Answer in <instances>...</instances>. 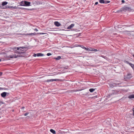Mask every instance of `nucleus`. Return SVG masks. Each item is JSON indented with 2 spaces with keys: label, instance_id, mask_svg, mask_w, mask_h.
Here are the masks:
<instances>
[{
  "label": "nucleus",
  "instance_id": "obj_1",
  "mask_svg": "<svg viewBox=\"0 0 134 134\" xmlns=\"http://www.w3.org/2000/svg\"><path fill=\"white\" fill-rule=\"evenodd\" d=\"M24 48L21 47H17V48L18 51L15 52V54L12 55H9L8 57L11 58H16L18 57H22V55H21V54L24 53L26 51V50H25Z\"/></svg>",
  "mask_w": 134,
  "mask_h": 134
},
{
  "label": "nucleus",
  "instance_id": "obj_2",
  "mask_svg": "<svg viewBox=\"0 0 134 134\" xmlns=\"http://www.w3.org/2000/svg\"><path fill=\"white\" fill-rule=\"evenodd\" d=\"M129 8L127 7H124L122 8L121 9V11H126L128 10Z\"/></svg>",
  "mask_w": 134,
  "mask_h": 134
},
{
  "label": "nucleus",
  "instance_id": "obj_3",
  "mask_svg": "<svg viewBox=\"0 0 134 134\" xmlns=\"http://www.w3.org/2000/svg\"><path fill=\"white\" fill-rule=\"evenodd\" d=\"M60 80L59 79H51L50 80H47V82H53L54 81H59Z\"/></svg>",
  "mask_w": 134,
  "mask_h": 134
},
{
  "label": "nucleus",
  "instance_id": "obj_4",
  "mask_svg": "<svg viewBox=\"0 0 134 134\" xmlns=\"http://www.w3.org/2000/svg\"><path fill=\"white\" fill-rule=\"evenodd\" d=\"M54 25L58 27L60 26L61 24L58 21H55L54 22Z\"/></svg>",
  "mask_w": 134,
  "mask_h": 134
},
{
  "label": "nucleus",
  "instance_id": "obj_5",
  "mask_svg": "<svg viewBox=\"0 0 134 134\" xmlns=\"http://www.w3.org/2000/svg\"><path fill=\"white\" fill-rule=\"evenodd\" d=\"M132 77V75L130 73L126 75V78L128 79H130Z\"/></svg>",
  "mask_w": 134,
  "mask_h": 134
},
{
  "label": "nucleus",
  "instance_id": "obj_6",
  "mask_svg": "<svg viewBox=\"0 0 134 134\" xmlns=\"http://www.w3.org/2000/svg\"><path fill=\"white\" fill-rule=\"evenodd\" d=\"M25 6H29L30 5V2L26 1H25Z\"/></svg>",
  "mask_w": 134,
  "mask_h": 134
},
{
  "label": "nucleus",
  "instance_id": "obj_7",
  "mask_svg": "<svg viewBox=\"0 0 134 134\" xmlns=\"http://www.w3.org/2000/svg\"><path fill=\"white\" fill-rule=\"evenodd\" d=\"M74 24H72L70 26H69L67 28V29H71L74 26Z\"/></svg>",
  "mask_w": 134,
  "mask_h": 134
},
{
  "label": "nucleus",
  "instance_id": "obj_8",
  "mask_svg": "<svg viewBox=\"0 0 134 134\" xmlns=\"http://www.w3.org/2000/svg\"><path fill=\"white\" fill-rule=\"evenodd\" d=\"M7 93L5 92L2 93L1 94V96L2 97H4L6 96Z\"/></svg>",
  "mask_w": 134,
  "mask_h": 134
},
{
  "label": "nucleus",
  "instance_id": "obj_9",
  "mask_svg": "<svg viewBox=\"0 0 134 134\" xmlns=\"http://www.w3.org/2000/svg\"><path fill=\"white\" fill-rule=\"evenodd\" d=\"M25 1H22L20 3V5L21 6H25Z\"/></svg>",
  "mask_w": 134,
  "mask_h": 134
},
{
  "label": "nucleus",
  "instance_id": "obj_10",
  "mask_svg": "<svg viewBox=\"0 0 134 134\" xmlns=\"http://www.w3.org/2000/svg\"><path fill=\"white\" fill-rule=\"evenodd\" d=\"M121 83L120 82H118L117 83H113V85L114 86H117V85H120Z\"/></svg>",
  "mask_w": 134,
  "mask_h": 134
},
{
  "label": "nucleus",
  "instance_id": "obj_11",
  "mask_svg": "<svg viewBox=\"0 0 134 134\" xmlns=\"http://www.w3.org/2000/svg\"><path fill=\"white\" fill-rule=\"evenodd\" d=\"M128 98L130 99H132L134 98V94H132L130 95Z\"/></svg>",
  "mask_w": 134,
  "mask_h": 134
},
{
  "label": "nucleus",
  "instance_id": "obj_12",
  "mask_svg": "<svg viewBox=\"0 0 134 134\" xmlns=\"http://www.w3.org/2000/svg\"><path fill=\"white\" fill-rule=\"evenodd\" d=\"M8 4V2H3L2 3V5L3 6H4Z\"/></svg>",
  "mask_w": 134,
  "mask_h": 134
},
{
  "label": "nucleus",
  "instance_id": "obj_13",
  "mask_svg": "<svg viewBox=\"0 0 134 134\" xmlns=\"http://www.w3.org/2000/svg\"><path fill=\"white\" fill-rule=\"evenodd\" d=\"M44 54L41 53H38L37 54V57L42 56Z\"/></svg>",
  "mask_w": 134,
  "mask_h": 134
},
{
  "label": "nucleus",
  "instance_id": "obj_14",
  "mask_svg": "<svg viewBox=\"0 0 134 134\" xmlns=\"http://www.w3.org/2000/svg\"><path fill=\"white\" fill-rule=\"evenodd\" d=\"M79 47H81L83 49H84L87 50V48H86V47H84L83 46L79 45Z\"/></svg>",
  "mask_w": 134,
  "mask_h": 134
},
{
  "label": "nucleus",
  "instance_id": "obj_15",
  "mask_svg": "<svg viewBox=\"0 0 134 134\" xmlns=\"http://www.w3.org/2000/svg\"><path fill=\"white\" fill-rule=\"evenodd\" d=\"M50 131L51 132L53 133V134H55V130H54L51 129L50 130Z\"/></svg>",
  "mask_w": 134,
  "mask_h": 134
},
{
  "label": "nucleus",
  "instance_id": "obj_16",
  "mask_svg": "<svg viewBox=\"0 0 134 134\" xmlns=\"http://www.w3.org/2000/svg\"><path fill=\"white\" fill-rule=\"evenodd\" d=\"M129 65L132 67L133 69L134 70V65L132 64L131 63L129 64Z\"/></svg>",
  "mask_w": 134,
  "mask_h": 134
},
{
  "label": "nucleus",
  "instance_id": "obj_17",
  "mask_svg": "<svg viewBox=\"0 0 134 134\" xmlns=\"http://www.w3.org/2000/svg\"><path fill=\"white\" fill-rule=\"evenodd\" d=\"M61 58V57L60 56H59L57 58H55V59L56 60H59Z\"/></svg>",
  "mask_w": 134,
  "mask_h": 134
},
{
  "label": "nucleus",
  "instance_id": "obj_18",
  "mask_svg": "<svg viewBox=\"0 0 134 134\" xmlns=\"http://www.w3.org/2000/svg\"><path fill=\"white\" fill-rule=\"evenodd\" d=\"M36 33H30V34H26V35H36Z\"/></svg>",
  "mask_w": 134,
  "mask_h": 134
},
{
  "label": "nucleus",
  "instance_id": "obj_19",
  "mask_svg": "<svg viewBox=\"0 0 134 134\" xmlns=\"http://www.w3.org/2000/svg\"><path fill=\"white\" fill-rule=\"evenodd\" d=\"M93 49V48H87V50L88 51H92Z\"/></svg>",
  "mask_w": 134,
  "mask_h": 134
},
{
  "label": "nucleus",
  "instance_id": "obj_20",
  "mask_svg": "<svg viewBox=\"0 0 134 134\" xmlns=\"http://www.w3.org/2000/svg\"><path fill=\"white\" fill-rule=\"evenodd\" d=\"M94 90H95V89H94L90 88L89 90V91L90 92H93L94 91Z\"/></svg>",
  "mask_w": 134,
  "mask_h": 134
},
{
  "label": "nucleus",
  "instance_id": "obj_21",
  "mask_svg": "<svg viewBox=\"0 0 134 134\" xmlns=\"http://www.w3.org/2000/svg\"><path fill=\"white\" fill-rule=\"evenodd\" d=\"M99 2L101 3H104V0H100L99 1Z\"/></svg>",
  "mask_w": 134,
  "mask_h": 134
},
{
  "label": "nucleus",
  "instance_id": "obj_22",
  "mask_svg": "<svg viewBox=\"0 0 134 134\" xmlns=\"http://www.w3.org/2000/svg\"><path fill=\"white\" fill-rule=\"evenodd\" d=\"M110 2V1H104V4H107Z\"/></svg>",
  "mask_w": 134,
  "mask_h": 134
},
{
  "label": "nucleus",
  "instance_id": "obj_23",
  "mask_svg": "<svg viewBox=\"0 0 134 134\" xmlns=\"http://www.w3.org/2000/svg\"><path fill=\"white\" fill-rule=\"evenodd\" d=\"M9 8V6L8 5H7L5 7H4L2 8L3 9H5V8Z\"/></svg>",
  "mask_w": 134,
  "mask_h": 134
},
{
  "label": "nucleus",
  "instance_id": "obj_24",
  "mask_svg": "<svg viewBox=\"0 0 134 134\" xmlns=\"http://www.w3.org/2000/svg\"><path fill=\"white\" fill-rule=\"evenodd\" d=\"M92 51L96 52V51H98V50L96 49L93 48V50H92Z\"/></svg>",
  "mask_w": 134,
  "mask_h": 134
},
{
  "label": "nucleus",
  "instance_id": "obj_25",
  "mask_svg": "<svg viewBox=\"0 0 134 134\" xmlns=\"http://www.w3.org/2000/svg\"><path fill=\"white\" fill-rule=\"evenodd\" d=\"M47 55L48 56H49L51 55V54L50 53H48L47 54Z\"/></svg>",
  "mask_w": 134,
  "mask_h": 134
},
{
  "label": "nucleus",
  "instance_id": "obj_26",
  "mask_svg": "<svg viewBox=\"0 0 134 134\" xmlns=\"http://www.w3.org/2000/svg\"><path fill=\"white\" fill-rule=\"evenodd\" d=\"M37 34H40V35L44 34H46V33H37Z\"/></svg>",
  "mask_w": 134,
  "mask_h": 134
},
{
  "label": "nucleus",
  "instance_id": "obj_27",
  "mask_svg": "<svg viewBox=\"0 0 134 134\" xmlns=\"http://www.w3.org/2000/svg\"><path fill=\"white\" fill-rule=\"evenodd\" d=\"M81 90H74V92H77V91H80Z\"/></svg>",
  "mask_w": 134,
  "mask_h": 134
},
{
  "label": "nucleus",
  "instance_id": "obj_28",
  "mask_svg": "<svg viewBox=\"0 0 134 134\" xmlns=\"http://www.w3.org/2000/svg\"><path fill=\"white\" fill-rule=\"evenodd\" d=\"M33 56L34 57H36L37 56V54H34L33 55Z\"/></svg>",
  "mask_w": 134,
  "mask_h": 134
},
{
  "label": "nucleus",
  "instance_id": "obj_29",
  "mask_svg": "<svg viewBox=\"0 0 134 134\" xmlns=\"http://www.w3.org/2000/svg\"><path fill=\"white\" fill-rule=\"evenodd\" d=\"M28 114H29V113H25V114H24V115L25 116H26L28 115Z\"/></svg>",
  "mask_w": 134,
  "mask_h": 134
},
{
  "label": "nucleus",
  "instance_id": "obj_30",
  "mask_svg": "<svg viewBox=\"0 0 134 134\" xmlns=\"http://www.w3.org/2000/svg\"><path fill=\"white\" fill-rule=\"evenodd\" d=\"M18 8L16 6L13 7V8L14 9H16Z\"/></svg>",
  "mask_w": 134,
  "mask_h": 134
},
{
  "label": "nucleus",
  "instance_id": "obj_31",
  "mask_svg": "<svg viewBox=\"0 0 134 134\" xmlns=\"http://www.w3.org/2000/svg\"><path fill=\"white\" fill-rule=\"evenodd\" d=\"M9 8H13V6H9Z\"/></svg>",
  "mask_w": 134,
  "mask_h": 134
},
{
  "label": "nucleus",
  "instance_id": "obj_32",
  "mask_svg": "<svg viewBox=\"0 0 134 134\" xmlns=\"http://www.w3.org/2000/svg\"><path fill=\"white\" fill-rule=\"evenodd\" d=\"M34 30H35V31H38V29H36H36H34Z\"/></svg>",
  "mask_w": 134,
  "mask_h": 134
},
{
  "label": "nucleus",
  "instance_id": "obj_33",
  "mask_svg": "<svg viewBox=\"0 0 134 134\" xmlns=\"http://www.w3.org/2000/svg\"><path fill=\"white\" fill-rule=\"evenodd\" d=\"M125 63H126L127 64H129H129L130 63L129 62H128L127 61H126L125 62Z\"/></svg>",
  "mask_w": 134,
  "mask_h": 134
},
{
  "label": "nucleus",
  "instance_id": "obj_34",
  "mask_svg": "<svg viewBox=\"0 0 134 134\" xmlns=\"http://www.w3.org/2000/svg\"><path fill=\"white\" fill-rule=\"evenodd\" d=\"M98 2H96L95 3V4L94 5H97L98 4Z\"/></svg>",
  "mask_w": 134,
  "mask_h": 134
},
{
  "label": "nucleus",
  "instance_id": "obj_35",
  "mask_svg": "<svg viewBox=\"0 0 134 134\" xmlns=\"http://www.w3.org/2000/svg\"><path fill=\"white\" fill-rule=\"evenodd\" d=\"M133 112L132 114L134 116V108L133 109Z\"/></svg>",
  "mask_w": 134,
  "mask_h": 134
},
{
  "label": "nucleus",
  "instance_id": "obj_36",
  "mask_svg": "<svg viewBox=\"0 0 134 134\" xmlns=\"http://www.w3.org/2000/svg\"><path fill=\"white\" fill-rule=\"evenodd\" d=\"M121 2L122 3H124L125 2V1L124 0H122L121 1Z\"/></svg>",
  "mask_w": 134,
  "mask_h": 134
},
{
  "label": "nucleus",
  "instance_id": "obj_37",
  "mask_svg": "<svg viewBox=\"0 0 134 134\" xmlns=\"http://www.w3.org/2000/svg\"><path fill=\"white\" fill-rule=\"evenodd\" d=\"M102 57L103 58H104L105 59H106V58H107V57H105V56H102Z\"/></svg>",
  "mask_w": 134,
  "mask_h": 134
},
{
  "label": "nucleus",
  "instance_id": "obj_38",
  "mask_svg": "<svg viewBox=\"0 0 134 134\" xmlns=\"http://www.w3.org/2000/svg\"><path fill=\"white\" fill-rule=\"evenodd\" d=\"M3 89H4V88H3L2 87H0V90H2Z\"/></svg>",
  "mask_w": 134,
  "mask_h": 134
},
{
  "label": "nucleus",
  "instance_id": "obj_39",
  "mask_svg": "<svg viewBox=\"0 0 134 134\" xmlns=\"http://www.w3.org/2000/svg\"><path fill=\"white\" fill-rule=\"evenodd\" d=\"M2 74V72H0V76H1Z\"/></svg>",
  "mask_w": 134,
  "mask_h": 134
},
{
  "label": "nucleus",
  "instance_id": "obj_40",
  "mask_svg": "<svg viewBox=\"0 0 134 134\" xmlns=\"http://www.w3.org/2000/svg\"><path fill=\"white\" fill-rule=\"evenodd\" d=\"M14 49H16V47L14 48Z\"/></svg>",
  "mask_w": 134,
  "mask_h": 134
},
{
  "label": "nucleus",
  "instance_id": "obj_41",
  "mask_svg": "<svg viewBox=\"0 0 134 134\" xmlns=\"http://www.w3.org/2000/svg\"><path fill=\"white\" fill-rule=\"evenodd\" d=\"M24 107H23L22 108V109H24Z\"/></svg>",
  "mask_w": 134,
  "mask_h": 134
},
{
  "label": "nucleus",
  "instance_id": "obj_42",
  "mask_svg": "<svg viewBox=\"0 0 134 134\" xmlns=\"http://www.w3.org/2000/svg\"><path fill=\"white\" fill-rule=\"evenodd\" d=\"M133 56L134 57V54L133 55Z\"/></svg>",
  "mask_w": 134,
  "mask_h": 134
},
{
  "label": "nucleus",
  "instance_id": "obj_43",
  "mask_svg": "<svg viewBox=\"0 0 134 134\" xmlns=\"http://www.w3.org/2000/svg\"><path fill=\"white\" fill-rule=\"evenodd\" d=\"M1 103H2L1 102H0V105H1Z\"/></svg>",
  "mask_w": 134,
  "mask_h": 134
},
{
  "label": "nucleus",
  "instance_id": "obj_44",
  "mask_svg": "<svg viewBox=\"0 0 134 134\" xmlns=\"http://www.w3.org/2000/svg\"><path fill=\"white\" fill-rule=\"evenodd\" d=\"M1 59H0V62L1 61Z\"/></svg>",
  "mask_w": 134,
  "mask_h": 134
},
{
  "label": "nucleus",
  "instance_id": "obj_45",
  "mask_svg": "<svg viewBox=\"0 0 134 134\" xmlns=\"http://www.w3.org/2000/svg\"><path fill=\"white\" fill-rule=\"evenodd\" d=\"M1 7H2L1 6H0V8Z\"/></svg>",
  "mask_w": 134,
  "mask_h": 134
},
{
  "label": "nucleus",
  "instance_id": "obj_46",
  "mask_svg": "<svg viewBox=\"0 0 134 134\" xmlns=\"http://www.w3.org/2000/svg\"><path fill=\"white\" fill-rule=\"evenodd\" d=\"M125 31V32H128V31Z\"/></svg>",
  "mask_w": 134,
  "mask_h": 134
}]
</instances>
